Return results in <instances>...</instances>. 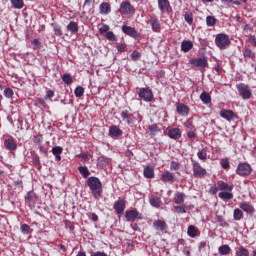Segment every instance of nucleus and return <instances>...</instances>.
Segmentation results:
<instances>
[{
  "mask_svg": "<svg viewBox=\"0 0 256 256\" xmlns=\"http://www.w3.org/2000/svg\"><path fill=\"white\" fill-rule=\"evenodd\" d=\"M88 187L97 201L103 197V183L98 177L91 176L87 180Z\"/></svg>",
  "mask_w": 256,
  "mask_h": 256,
  "instance_id": "obj_1",
  "label": "nucleus"
},
{
  "mask_svg": "<svg viewBox=\"0 0 256 256\" xmlns=\"http://www.w3.org/2000/svg\"><path fill=\"white\" fill-rule=\"evenodd\" d=\"M120 117L127 125H133L135 121H141L143 119L139 112L129 113L127 110L122 111Z\"/></svg>",
  "mask_w": 256,
  "mask_h": 256,
  "instance_id": "obj_2",
  "label": "nucleus"
},
{
  "mask_svg": "<svg viewBox=\"0 0 256 256\" xmlns=\"http://www.w3.org/2000/svg\"><path fill=\"white\" fill-rule=\"evenodd\" d=\"M215 45L218 49H227L231 45V39H229V35L227 34H217L215 38Z\"/></svg>",
  "mask_w": 256,
  "mask_h": 256,
  "instance_id": "obj_3",
  "label": "nucleus"
},
{
  "mask_svg": "<svg viewBox=\"0 0 256 256\" xmlns=\"http://www.w3.org/2000/svg\"><path fill=\"white\" fill-rule=\"evenodd\" d=\"M192 171L194 177H197L198 179H203V177L207 176V170L195 160H192Z\"/></svg>",
  "mask_w": 256,
  "mask_h": 256,
  "instance_id": "obj_4",
  "label": "nucleus"
},
{
  "mask_svg": "<svg viewBox=\"0 0 256 256\" xmlns=\"http://www.w3.org/2000/svg\"><path fill=\"white\" fill-rule=\"evenodd\" d=\"M240 97L243 99H251L253 93L251 92V88L247 84L240 83L236 86Z\"/></svg>",
  "mask_w": 256,
  "mask_h": 256,
  "instance_id": "obj_5",
  "label": "nucleus"
},
{
  "mask_svg": "<svg viewBox=\"0 0 256 256\" xmlns=\"http://www.w3.org/2000/svg\"><path fill=\"white\" fill-rule=\"evenodd\" d=\"M138 97L142 99V101H145V103H151L153 101V90L150 88H140L138 92Z\"/></svg>",
  "mask_w": 256,
  "mask_h": 256,
  "instance_id": "obj_6",
  "label": "nucleus"
},
{
  "mask_svg": "<svg viewBox=\"0 0 256 256\" xmlns=\"http://www.w3.org/2000/svg\"><path fill=\"white\" fill-rule=\"evenodd\" d=\"M189 64L192 65V69L197 67L198 69H205L209 65L207 58L200 57V58H193L189 61Z\"/></svg>",
  "mask_w": 256,
  "mask_h": 256,
  "instance_id": "obj_7",
  "label": "nucleus"
},
{
  "mask_svg": "<svg viewBox=\"0 0 256 256\" xmlns=\"http://www.w3.org/2000/svg\"><path fill=\"white\" fill-rule=\"evenodd\" d=\"M236 173L242 177L251 175V165L247 163H240L237 167Z\"/></svg>",
  "mask_w": 256,
  "mask_h": 256,
  "instance_id": "obj_8",
  "label": "nucleus"
},
{
  "mask_svg": "<svg viewBox=\"0 0 256 256\" xmlns=\"http://www.w3.org/2000/svg\"><path fill=\"white\" fill-rule=\"evenodd\" d=\"M125 217H126V221H128L129 223H133L137 221V219L139 220L143 219V217H141V214H139L137 210L126 211Z\"/></svg>",
  "mask_w": 256,
  "mask_h": 256,
  "instance_id": "obj_9",
  "label": "nucleus"
},
{
  "mask_svg": "<svg viewBox=\"0 0 256 256\" xmlns=\"http://www.w3.org/2000/svg\"><path fill=\"white\" fill-rule=\"evenodd\" d=\"M135 9H133V6L129 2H122L120 5V13L122 15H129L133 13Z\"/></svg>",
  "mask_w": 256,
  "mask_h": 256,
  "instance_id": "obj_10",
  "label": "nucleus"
},
{
  "mask_svg": "<svg viewBox=\"0 0 256 256\" xmlns=\"http://www.w3.org/2000/svg\"><path fill=\"white\" fill-rule=\"evenodd\" d=\"M163 183H175V174L170 171H165L161 176Z\"/></svg>",
  "mask_w": 256,
  "mask_h": 256,
  "instance_id": "obj_11",
  "label": "nucleus"
},
{
  "mask_svg": "<svg viewBox=\"0 0 256 256\" xmlns=\"http://www.w3.org/2000/svg\"><path fill=\"white\" fill-rule=\"evenodd\" d=\"M176 111L181 117H187L189 115V107L183 103L177 104Z\"/></svg>",
  "mask_w": 256,
  "mask_h": 256,
  "instance_id": "obj_12",
  "label": "nucleus"
},
{
  "mask_svg": "<svg viewBox=\"0 0 256 256\" xmlns=\"http://www.w3.org/2000/svg\"><path fill=\"white\" fill-rule=\"evenodd\" d=\"M239 207L242 209V211L248 213V215H253V213H255V208L249 202H241Z\"/></svg>",
  "mask_w": 256,
  "mask_h": 256,
  "instance_id": "obj_13",
  "label": "nucleus"
},
{
  "mask_svg": "<svg viewBox=\"0 0 256 256\" xmlns=\"http://www.w3.org/2000/svg\"><path fill=\"white\" fill-rule=\"evenodd\" d=\"M150 25L154 33H159V31H161V23L159 22V19L157 17L152 16L150 18Z\"/></svg>",
  "mask_w": 256,
  "mask_h": 256,
  "instance_id": "obj_14",
  "label": "nucleus"
},
{
  "mask_svg": "<svg viewBox=\"0 0 256 256\" xmlns=\"http://www.w3.org/2000/svg\"><path fill=\"white\" fill-rule=\"evenodd\" d=\"M167 135L170 139H174L175 141H177V139H181V129L171 128L168 130Z\"/></svg>",
  "mask_w": 256,
  "mask_h": 256,
  "instance_id": "obj_15",
  "label": "nucleus"
},
{
  "mask_svg": "<svg viewBox=\"0 0 256 256\" xmlns=\"http://www.w3.org/2000/svg\"><path fill=\"white\" fill-rule=\"evenodd\" d=\"M220 117H222V119H226V121H233L236 115L233 110H222L220 111Z\"/></svg>",
  "mask_w": 256,
  "mask_h": 256,
  "instance_id": "obj_16",
  "label": "nucleus"
},
{
  "mask_svg": "<svg viewBox=\"0 0 256 256\" xmlns=\"http://www.w3.org/2000/svg\"><path fill=\"white\" fill-rule=\"evenodd\" d=\"M122 32L129 37H133L134 39L137 37V30L131 26L123 25Z\"/></svg>",
  "mask_w": 256,
  "mask_h": 256,
  "instance_id": "obj_17",
  "label": "nucleus"
},
{
  "mask_svg": "<svg viewBox=\"0 0 256 256\" xmlns=\"http://www.w3.org/2000/svg\"><path fill=\"white\" fill-rule=\"evenodd\" d=\"M4 147L7 149V151L13 153V151L17 150V143L13 139H7L4 141Z\"/></svg>",
  "mask_w": 256,
  "mask_h": 256,
  "instance_id": "obj_18",
  "label": "nucleus"
},
{
  "mask_svg": "<svg viewBox=\"0 0 256 256\" xmlns=\"http://www.w3.org/2000/svg\"><path fill=\"white\" fill-rule=\"evenodd\" d=\"M114 209H115L117 215H123V213L125 211V201L117 200L114 203Z\"/></svg>",
  "mask_w": 256,
  "mask_h": 256,
  "instance_id": "obj_19",
  "label": "nucleus"
},
{
  "mask_svg": "<svg viewBox=\"0 0 256 256\" xmlns=\"http://www.w3.org/2000/svg\"><path fill=\"white\" fill-rule=\"evenodd\" d=\"M187 235L188 237L195 239V237H199L201 235V232L199 231V228L194 225H190L188 226Z\"/></svg>",
  "mask_w": 256,
  "mask_h": 256,
  "instance_id": "obj_20",
  "label": "nucleus"
},
{
  "mask_svg": "<svg viewBox=\"0 0 256 256\" xmlns=\"http://www.w3.org/2000/svg\"><path fill=\"white\" fill-rule=\"evenodd\" d=\"M158 7L162 13H167L171 9L169 0H158Z\"/></svg>",
  "mask_w": 256,
  "mask_h": 256,
  "instance_id": "obj_21",
  "label": "nucleus"
},
{
  "mask_svg": "<svg viewBox=\"0 0 256 256\" xmlns=\"http://www.w3.org/2000/svg\"><path fill=\"white\" fill-rule=\"evenodd\" d=\"M100 15H109L111 13V4L108 2H103L99 6Z\"/></svg>",
  "mask_w": 256,
  "mask_h": 256,
  "instance_id": "obj_22",
  "label": "nucleus"
},
{
  "mask_svg": "<svg viewBox=\"0 0 256 256\" xmlns=\"http://www.w3.org/2000/svg\"><path fill=\"white\" fill-rule=\"evenodd\" d=\"M67 31H70L72 35H77L79 33V24L75 21H71L67 26H66Z\"/></svg>",
  "mask_w": 256,
  "mask_h": 256,
  "instance_id": "obj_23",
  "label": "nucleus"
},
{
  "mask_svg": "<svg viewBox=\"0 0 256 256\" xmlns=\"http://www.w3.org/2000/svg\"><path fill=\"white\" fill-rule=\"evenodd\" d=\"M109 134L111 137H121L123 135V130L119 126H111L109 128Z\"/></svg>",
  "mask_w": 256,
  "mask_h": 256,
  "instance_id": "obj_24",
  "label": "nucleus"
},
{
  "mask_svg": "<svg viewBox=\"0 0 256 256\" xmlns=\"http://www.w3.org/2000/svg\"><path fill=\"white\" fill-rule=\"evenodd\" d=\"M149 203L152 207H156V209H159V207H161V198L155 195H150Z\"/></svg>",
  "mask_w": 256,
  "mask_h": 256,
  "instance_id": "obj_25",
  "label": "nucleus"
},
{
  "mask_svg": "<svg viewBox=\"0 0 256 256\" xmlns=\"http://www.w3.org/2000/svg\"><path fill=\"white\" fill-rule=\"evenodd\" d=\"M153 227L156 231H165L167 229V223L163 220H156L153 222Z\"/></svg>",
  "mask_w": 256,
  "mask_h": 256,
  "instance_id": "obj_26",
  "label": "nucleus"
},
{
  "mask_svg": "<svg viewBox=\"0 0 256 256\" xmlns=\"http://www.w3.org/2000/svg\"><path fill=\"white\" fill-rule=\"evenodd\" d=\"M217 185H218L219 191H222V192H226V191L231 192V191H233V185H229V184H227L223 181H219L217 183Z\"/></svg>",
  "mask_w": 256,
  "mask_h": 256,
  "instance_id": "obj_27",
  "label": "nucleus"
},
{
  "mask_svg": "<svg viewBox=\"0 0 256 256\" xmlns=\"http://www.w3.org/2000/svg\"><path fill=\"white\" fill-rule=\"evenodd\" d=\"M193 49V42L190 40H185L181 43V51L184 53H189Z\"/></svg>",
  "mask_w": 256,
  "mask_h": 256,
  "instance_id": "obj_28",
  "label": "nucleus"
},
{
  "mask_svg": "<svg viewBox=\"0 0 256 256\" xmlns=\"http://www.w3.org/2000/svg\"><path fill=\"white\" fill-rule=\"evenodd\" d=\"M185 193L183 192H176L174 195V202L176 203V205H181L183 203H185Z\"/></svg>",
  "mask_w": 256,
  "mask_h": 256,
  "instance_id": "obj_29",
  "label": "nucleus"
},
{
  "mask_svg": "<svg viewBox=\"0 0 256 256\" xmlns=\"http://www.w3.org/2000/svg\"><path fill=\"white\" fill-rule=\"evenodd\" d=\"M143 175L146 177V179H153V177H155V169H153L151 166H148L144 169Z\"/></svg>",
  "mask_w": 256,
  "mask_h": 256,
  "instance_id": "obj_30",
  "label": "nucleus"
},
{
  "mask_svg": "<svg viewBox=\"0 0 256 256\" xmlns=\"http://www.w3.org/2000/svg\"><path fill=\"white\" fill-rule=\"evenodd\" d=\"M52 153L55 156L56 161H61V153H63V147L61 146L53 147Z\"/></svg>",
  "mask_w": 256,
  "mask_h": 256,
  "instance_id": "obj_31",
  "label": "nucleus"
},
{
  "mask_svg": "<svg viewBox=\"0 0 256 256\" xmlns=\"http://www.w3.org/2000/svg\"><path fill=\"white\" fill-rule=\"evenodd\" d=\"M218 197L222 199V201H231L233 199V193L226 191V192H220L218 194Z\"/></svg>",
  "mask_w": 256,
  "mask_h": 256,
  "instance_id": "obj_32",
  "label": "nucleus"
},
{
  "mask_svg": "<svg viewBox=\"0 0 256 256\" xmlns=\"http://www.w3.org/2000/svg\"><path fill=\"white\" fill-rule=\"evenodd\" d=\"M109 164V158H106L105 156H101L98 158L97 161V167L100 169H103V167H106V165Z\"/></svg>",
  "mask_w": 256,
  "mask_h": 256,
  "instance_id": "obj_33",
  "label": "nucleus"
},
{
  "mask_svg": "<svg viewBox=\"0 0 256 256\" xmlns=\"http://www.w3.org/2000/svg\"><path fill=\"white\" fill-rule=\"evenodd\" d=\"M25 200L27 203H35L37 201V194L33 191H29L25 196Z\"/></svg>",
  "mask_w": 256,
  "mask_h": 256,
  "instance_id": "obj_34",
  "label": "nucleus"
},
{
  "mask_svg": "<svg viewBox=\"0 0 256 256\" xmlns=\"http://www.w3.org/2000/svg\"><path fill=\"white\" fill-rule=\"evenodd\" d=\"M218 253L220 255H229V253H231V247H229L227 244H224L218 248Z\"/></svg>",
  "mask_w": 256,
  "mask_h": 256,
  "instance_id": "obj_35",
  "label": "nucleus"
},
{
  "mask_svg": "<svg viewBox=\"0 0 256 256\" xmlns=\"http://www.w3.org/2000/svg\"><path fill=\"white\" fill-rule=\"evenodd\" d=\"M200 100L202 103H204V105H209V103H211V95H209L207 92H202L200 95Z\"/></svg>",
  "mask_w": 256,
  "mask_h": 256,
  "instance_id": "obj_36",
  "label": "nucleus"
},
{
  "mask_svg": "<svg viewBox=\"0 0 256 256\" xmlns=\"http://www.w3.org/2000/svg\"><path fill=\"white\" fill-rule=\"evenodd\" d=\"M14 9H23L25 7V2L23 0H10Z\"/></svg>",
  "mask_w": 256,
  "mask_h": 256,
  "instance_id": "obj_37",
  "label": "nucleus"
},
{
  "mask_svg": "<svg viewBox=\"0 0 256 256\" xmlns=\"http://www.w3.org/2000/svg\"><path fill=\"white\" fill-rule=\"evenodd\" d=\"M78 171H79L80 175H82V177H84L85 179H87V177H89V175H91V172H89V168H87V166L78 167Z\"/></svg>",
  "mask_w": 256,
  "mask_h": 256,
  "instance_id": "obj_38",
  "label": "nucleus"
},
{
  "mask_svg": "<svg viewBox=\"0 0 256 256\" xmlns=\"http://www.w3.org/2000/svg\"><path fill=\"white\" fill-rule=\"evenodd\" d=\"M206 25L207 27H215V25H217V18H215V16H207Z\"/></svg>",
  "mask_w": 256,
  "mask_h": 256,
  "instance_id": "obj_39",
  "label": "nucleus"
},
{
  "mask_svg": "<svg viewBox=\"0 0 256 256\" xmlns=\"http://www.w3.org/2000/svg\"><path fill=\"white\" fill-rule=\"evenodd\" d=\"M243 55L245 58L247 59H255V52H253L252 49H249V48H245L243 50Z\"/></svg>",
  "mask_w": 256,
  "mask_h": 256,
  "instance_id": "obj_40",
  "label": "nucleus"
},
{
  "mask_svg": "<svg viewBox=\"0 0 256 256\" xmlns=\"http://www.w3.org/2000/svg\"><path fill=\"white\" fill-rule=\"evenodd\" d=\"M233 217L235 221H241L243 219V211L239 208H236L234 210Z\"/></svg>",
  "mask_w": 256,
  "mask_h": 256,
  "instance_id": "obj_41",
  "label": "nucleus"
},
{
  "mask_svg": "<svg viewBox=\"0 0 256 256\" xmlns=\"http://www.w3.org/2000/svg\"><path fill=\"white\" fill-rule=\"evenodd\" d=\"M52 27H53L54 35H56V37H61V35H63V30H61L60 25L52 24Z\"/></svg>",
  "mask_w": 256,
  "mask_h": 256,
  "instance_id": "obj_42",
  "label": "nucleus"
},
{
  "mask_svg": "<svg viewBox=\"0 0 256 256\" xmlns=\"http://www.w3.org/2000/svg\"><path fill=\"white\" fill-rule=\"evenodd\" d=\"M20 231L23 235H29V233H31V226H29V224H22L20 226Z\"/></svg>",
  "mask_w": 256,
  "mask_h": 256,
  "instance_id": "obj_43",
  "label": "nucleus"
},
{
  "mask_svg": "<svg viewBox=\"0 0 256 256\" xmlns=\"http://www.w3.org/2000/svg\"><path fill=\"white\" fill-rule=\"evenodd\" d=\"M85 94V89L81 86H77L74 90L75 97H83Z\"/></svg>",
  "mask_w": 256,
  "mask_h": 256,
  "instance_id": "obj_44",
  "label": "nucleus"
},
{
  "mask_svg": "<svg viewBox=\"0 0 256 256\" xmlns=\"http://www.w3.org/2000/svg\"><path fill=\"white\" fill-rule=\"evenodd\" d=\"M236 256H249V250H247L245 247H240L236 251Z\"/></svg>",
  "mask_w": 256,
  "mask_h": 256,
  "instance_id": "obj_45",
  "label": "nucleus"
},
{
  "mask_svg": "<svg viewBox=\"0 0 256 256\" xmlns=\"http://www.w3.org/2000/svg\"><path fill=\"white\" fill-rule=\"evenodd\" d=\"M62 81L66 84V85H71V83H73V78L71 77V74H64L62 76Z\"/></svg>",
  "mask_w": 256,
  "mask_h": 256,
  "instance_id": "obj_46",
  "label": "nucleus"
},
{
  "mask_svg": "<svg viewBox=\"0 0 256 256\" xmlns=\"http://www.w3.org/2000/svg\"><path fill=\"white\" fill-rule=\"evenodd\" d=\"M175 213H178V215H183L187 213V210L185 209V206H174Z\"/></svg>",
  "mask_w": 256,
  "mask_h": 256,
  "instance_id": "obj_47",
  "label": "nucleus"
},
{
  "mask_svg": "<svg viewBox=\"0 0 256 256\" xmlns=\"http://www.w3.org/2000/svg\"><path fill=\"white\" fill-rule=\"evenodd\" d=\"M110 29L111 27H109V25L103 24L102 27L99 28V33L100 35H106V33H109Z\"/></svg>",
  "mask_w": 256,
  "mask_h": 256,
  "instance_id": "obj_48",
  "label": "nucleus"
},
{
  "mask_svg": "<svg viewBox=\"0 0 256 256\" xmlns=\"http://www.w3.org/2000/svg\"><path fill=\"white\" fill-rule=\"evenodd\" d=\"M184 19H185L186 23L191 25L193 23V13L186 12L185 15H184Z\"/></svg>",
  "mask_w": 256,
  "mask_h": 256,
  "instance_id": "obj_49",
  "label": "nucleus"
},
{
  "mask_svg": "<svg viewBox=\"0 0 256 256\" xmlns=\"http://www.w3.org/2000/svg\"><path fill=\"white\" fill-rule=\"evenodd\" d=\"M105 39H107L108 41H117V36L115 35V33L109 31L105 34Z\"/></svg>",
  "mask_w": 256,
  "mask_h": 256,
  "instance_id": "obj_50",
  "label": "nucleus"
},
{
  "mask_svg": "<svg viewBox=\"0 0 256 256\" xmlns=\"http://www.w3.org/2000/svg\"><path fill=\"white\" fill-rule=\"evenodd\" d=\"M13 95H15V93L13 92V89L5 88L4 97H6L7 99H11V97H13Z\"/></svg>",
  "mask_w": 256,
  "mask_h": 256,
  "instance_id": "obj_51",
  "label": "nucleus"
},
{
  "mask_svg": "<svg viewBox=\"0 0 256 256\" xmlns=\"http://www.w3.org/2000/svg\"><path fill=\"white\" fill-rule=\"evenodd\" d=\"M131 61H139L141 54L138 51H133L130 55Z\"/></svg>",
  "mask_w": 256,
  "mask_h": 256,
  "instance_id": "obj_52",
  "label": "nucleus"
},
{
  "mask_svg": "<svg viewBox=\"0 0 256 256\" xmlns=\"http://www.w3.org/2000/svg\"><path fill=\"white\" fill-rule=\"evenodd\" d=\"M197 157H198V159H200L201 161H205V159H207V152H205V150L198 151Z\"/></svg>",
  "mask_w": 256,
  "mask_h": 256,
  "instance_id": "obj_53",
  "label": "nucleus"
},
{
  "mask_svg": "<svg viewBox=\"0 0 256 256\" xmlns=\"http://www.w3.org/2000/svg\"><path fill=\"white\" fill-rule=\"evenodd\" d=\"M180 164L179 162L172 161L170 164L171 171H179Z\"/></svg>",
  "mask_w": 256,
  "mask_h": 256,
  "instance_id": "obj_54",
  "label": "nucleus"
},
{
  "mask_svg": "<svg viewBox=\"0 0 256 256\" xmlns=\"http://www.w3.org/2000/svg\"><path fill=\"white\" fill-rule=\"evenodd\" d=\"M220 165H221L222 169H229V167H230L229 160L222 159L220 162Z\"/></svg>",
  "mask_w": 256,
  "mask_h": 256,
  "instance_id": "obj_55",
  "label": "nucleus"
},
{
  "mask_svg": "<svg viewBox=\"0 0 256 256\" xmlns=\"http://www.w3.org/2000/svg\"><path fill=\"white\" fill-rule=\"evenodd\" d=\"M80 159L84 161V163H89L90 158H89V154L87 153H82L79 155Z\"/></svg>",
  "mask_w": 256,
  "mask_h": 256,
  "instance_id": "obj_56",
  "label": "nucleus"
},
{
  "mask_svg": "<svg viewBox=\"0 0 256 256\" xmlns=\"http://www.w3.org/2000/svg\"><path fill=\"white\" fill-rule=\"evenodd\" d=\"M88 219H90V221H93L95 223L99 221V216H97V214L95 213H90L88 214Z\"/></svg>",
  "mask_w": 256,
  "mask_h": 256,
  "instance_id": "obj_57",
  "label": "nucleus"
},
{
  "mask_svg": "<svg viewBox=\"0 0 256 256\" xmlns=\"http://www.w3.org/2000/svg\"><path fill=\"white\" fill-rule=\"evenodd\" d=\"M33 49H41V42L39 39H34L32 41Z\"/></svg>",
  "mask_w": 256,
  "mask_h": 256,
  "instance_id": "obj_58",
  "label": "nucleus"
},
{
  "mask_svg": "<svg viewBox=\"0 0 256 256\" xmlns=\"http://www.w3.org/2000/svg\"><path fill=\"white\" fill-rule=\"evenodd\" d=\"M149 131L151 133H157V131H159V127L157 126V124H152L149 126Z\"/></svg>",
  "mask_w": 256,
  "mask_h": 256,
  "instance_id": "obj_59",
  "label": "nucleus"
},
{
  "mask_svg": "<svg viewBox=\"0 0 256 256\" xmlns=\"http://www.w3.org/2000/svg\"><path fill=\"white\" fill-rule=\"evenodd\" d=\"M53 97H55V92H53V90H48L46 92V99H53Z\"/></svg>",
  "mask_w": 256,
  "mask_h": 256,
  "instance_id": "obj_60",
  "label": "nucleus"
},
{
  "mask_svg": "<svg viewBox=\"0 0 256 256\" xmlns=\"http://www.w3.org/2000/svg\"><path fill=\"white\" fill-rule=\"evenodd\" d=\"M243 29H244V33H251V31H253V28H251V25L249 24H245Z\"/></svg>",
  "mask_w": 256,
  "mask_h": 256,
  "instance_id": "obj_61",
  "label": "nucleus"
},
{
  "mask_svg": "<svg viewBox=\"0 0 256 256\" xmlns=\"http://www.w3.org/2000/svg\"><path fill=\"white\" fill-rule=\"evenodd\" d=\"M248 43H251L252 47H256V38L255 36H250Z\"/></svg>",
  "mask_w": 256,
  "mask_h": 256,
  "instance_id": "obj_62",
  "label": "nucleus"
},
{
  "mask_svg": "<svg viewBox=\"0 0 256 256\" xmlns=\"http://www.w3.org/2000/svg\"><path fill=\"white\" fill-rule=\"evenodd\" d=\"M33 163H34V165H39V169H41V160L39 159L38 156H35L33 158Z\"/></svg>",
  "mask_w": 256,
  "mask_h": 256,
  "instance_id": "obj_63",
  "label": "nucleus"
},
{
  "mask_svg": "<svg viewBox=\"0 0 256 256\" xmlns=\"http://www.w3.org/2000/svg\"><path fill=\"white\" fill-rule=\"evenodd\" d=\"M125 44H118L117 45V51H119L120 53H123V51H125Z\"/></svg>",
  "mask_w": 256,
  "mask_h": 256,
  "instance_id": "obj_64",
  "label": "nucleus"
}]
</instances>
